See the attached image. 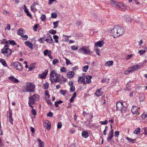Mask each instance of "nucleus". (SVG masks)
Listing matches in <instances>:
<instances>
[{"label":"nucleus","instance_id":"obj_8","mask_svg":"<svg viewBox=\"0 0 147 147\" xmlns=\"http://www.w3.org/2000/svg\"><path fill=\"white\" fill-rule=\"evenodd\" d=\"M116 26L117 29L115 31H117V33L119 34V36L123 34L124 32V30L123 28L121 27L118 26Z\"/></svg>","mask_w":147,"mask_h":147},{"label":"nucleus","instance_id":"obj_27","mask_svg":"<svg viewBox=\"0 0 147 147\" xmlns=\"http://www.w3.org/2000/svg\"><path fill=\"white\" fill-rule=\"evenodd\" d=\"M23 32V29L22 28H20L18 30V33L19 35L22 36Z\"/></svg>","mask_w":147,"mask_h":147},{"label":"nucleus","instance_id":"obj_3","mask_svg":"<svg viewBox=\"0 0 147 147\" xmlns=\"http://www.w3.org/2000/svg\"><path fill=\"white\" fill-rule=\"evenodd\" d=\"M1 52L5 56H8L11 54V51L9 49L7 45H5L4 48L1 50Z\"/></svg>","mask_w":147,"mask_h":147},{"label":"nucleus","instance_id":"obj_42","mask_svg":"<svg viewBox=\"0 0 147 147\" xmlns=\"http://www.w3.org/2000/svg\"><path fill=\"white\" fill-rule=\"evenodd\" d=\"M53 38L55 40V42L56 43H58V39L59 38L58 36L57 35H54L53 36Z\"/></svg>","mask_w":147,"mask_h":147},{"label":"nucleus","instance_id":"obj_22","mask_svg":"<svg viewBox=\"0 0 147 147\" xmlns=\"http://www.w3.org/2000/svg\"><path fill=\"white\" fill-rule=\"evenodd\" d=\"M74 71H71L68 72L67 75V78L70 79L72 78L74 75Z\"/></svg>","mask_w":147,"mask_h":147},{"label":"nucleus","instance_id":"obj_18","mask_svg":"<svg viewBox=\"0 0 147 147\" xmlns=\"http://www.w3.org/2000/svg\"><path fill=\"white\" fill-rule=\"evenodd\" d=\"M102 94V92L101 91V89L100 88L96 91V92L95 93V95L98 97L101 96Z\"/></svg>","mask_w":147,"mask_h":147},{"label":"nucleus","instance_id":"obj_38","mask_svg":"<svg viewBox=\"0 0 147 147\" xmlns=\"http://www.w3.org/2000/svg\"><path fill=\"white\" fill-rule=\"evenodd\" d=\"M141 129L140 128H137L134 132V133L135 134H138L140 131Z\"/></svg>","mask_w":147,"mask_h":147},{"label":"nucleus","instance_id":"obj_45","mask_svg":"<svg viewBox=\"0 0 147 147\" xmlns=\"http://www.w3.org/2000/svg\"><path fill=\"white\" fill-rule=\"evenodd\" d=\"M75 88L74 86H70V91L71 92H74L75 90Z\"/></svg>","mask_w":147,"mask_h":147},{"label":"nucleus","instance_id":"obj_19","mask_svg":"<svg viewBox=\"0 0 147 147\" xmlns=\"http://www.w3.org/2000/svg\"><path fill=\"white\" fill-rule=\"evenodd\" d=\"M131 111L133 114H136L138 112V108L136 106H134L132 108Z\"/></svg>","mask_w":147,"mask_h":147},{"label":"nucleus","instance_id":"obj_41","mask_svg":"<svg viewBox=\"0 0 147 147\" xmlns=\"http://www.w3.org/2000/svg\"><path fill=\"white\" fill-rule=\"evenodd\" d=\"M142 117L143 119H144L147 121V114L143 113L142 115Z\"/></svg>","mask_w":147,"mask_h":147},{"label":"nucleus","instance_id":"obj_21","mask_svg":"<svg viewBox=\"0 0 147 147\" xmlns=\"http://www.w3.org/2000/svg\"><path fill=\"white\" fill-rule=\"evenodd\" d=\"M37 141L38 142V145L39 147H44V146L45 144L44 142L42 141L41 140L38 138L37 139Z\"/></svg>","mask_w":147,"mask_h":147},{"label":"nucleus","instance_id":"obj_33","mask_svg":"<svg viewBox=\"0 0 147 147\" xmlns=\"http://www.w3.org/2000/svg\"><path fill=\"white\" fill-rule=\"evenodd\" d=\"M89 68V66L88 65L84 66L82 67V70L84 72H86L88 68Z\"/></svg>","mask_w":147,"mask_h":147},{"label":"nucleus","instance_id":"obj_40","mask_svg":"<svg viewBox=\"0 0 147 147\" xmlns=\"http://www.w3.org/2000/svg\"><path fill=\"white\" fill-rule=\"evenodd\" d=\"M46 17L45 15L43 14L41 15L40 17V19L42 21H45V20Z\"/></svg>","mask_w":147,"mask_h":147},{"label":"nucleus","instance_id":"obj_34","mask_svg":"<svg viewBox=\"0 0 147 147\" xmlns=\"http://www.w3.org/2000/svg\"><path fill=\"white\" fill-rule=\"evenodd\" d=\"M56 72L54 70H52L51 72L50 73V76L54 78L55 76V74H56Z\"/></svg>","mask_w":147,"mask_h":147},{"label":"nucleus","instance_id":"obj_53","mask_svg":"<svg viewBox=\"0 0 147 147\" xmlns=\"http://www.w3.org/2000/svg\"><path fill=\"white\" fill-rule=\"evenodd\" d=\"M48 70L47 69L45 70L42 73V74L44 75V76H46L48 74Z\"/></svg>","mask_w":147,"mask_h":147},{"label":"nucleus","instance_id":"obj_36","mask_svg":"<svg viewBox=\"0 0 147 147\" xmlns=\"http://www.w3.org/2000/svg\"><path fill=\"white\" fill-rule=\"evenodd\" d=\"M66 92L67 91L66 90H61L59 91L60 93L63 96H64Z\"/></svg>","mask_w":147,"mask_h":147},{"label":"nucleus","instance_id":"obj_10","mask_svg":"<svg viewBox=\"0 0 147 147\" xmlns=\"http://www.w3.org/2000/svg\"><path fill=\"white\" fill-rule=\"evenodd\" d=\"M35 102L34 99L32 97V96H31L29 97L28 105L29 107L33 108V106L32 105L34 104Z\"/></svg>","mask_w":147,"mask_h":147},{"label":"nucleus","instance_id":"obj_20","mask_svg":"<svg viewBox=\"0 0 147 147\" xmlns=\"http://www.w3.org/2000/svg\"><path fill=\"white\" fill-rule=\"evenodd\" d=\"M82 137L85 138H87L89 136L88 132L85 131H83L82 132Z\"/></svg>","mask_w":147,"mask_h":147},{"label":"nucleus","instance_id":"obj_47","mask_svg":"<svg viewBox=\"0 0 147 147\" xmlns=\"http://www.w3.org/2000/svg\"><path fill=\"white\" fill-rule=\"evenodd\" d=\"M57 17V14L55 12L52 13L51 14V17L52 18H55Z\"/></svg>","mask_w":147,"mask_h":147},{"label":"nucleus","instance_id":"obj_59","mask_svg":"<svg viewBox=\"0 0 147 147\" xmlns=\"http://www.w3.org/2000/svg\"><path fill=\"white\" fill-rule=\"evenodd\" d=\"M62 127V125L61 122H59L57 125V128L60 129Z\"/></svg>","mask_w":147,"mask_h":147},{"label":"nucleus","instance_id":"obj_13","mask_svg":"<svg viewBox=\"0 0 147 147\" xmlns=\"http://www.w3.org/2000/svg\"><path fill=\"white\" fill-rule=\"evenodd\" d=\"M43 126L48 130H49L51 128V123L48 121L46 120L44 123Z\"/></svg>","mask_w":147,"mask_h":147},{"label":"nucleus","instance_id":"obj_56","mask_svg":"<svg viewBox=\"0 0 147 147\" xmlns=\"http://www.w3.org/2000/svg\"><path fill=\"white\" fill-rule=\"evenodd\" d=\"M54 80V82H61V79L58 80V78H55L53 79Z\"/></svg>","mask_w":147,"mask_h":147},{"label":"nucleus","instance_id":"obj_14","mask_svg":"<svg viewBox=\"0 0 147 147\" xmlns=\"http://www.w3.org/2000/svg\"><path fill=\"white\" fill-rule=\"evenodd\" d=\"M24 9L25 13H26V15L29 16L30 18H32V16L31 14L30 13L28 10L27 9L26 6L25 5H24Z\"/></svg>","mask_w":147,"mask_h":147},{"label":"nucleus","instance_id":"obj_11","mask_svg":"<svg viewBox=\"0 0 147 147\" xmlns=\"http://www.w3.org/2000/svg\"><path fill=\"white\" fill-rule=\"evenodd\" d=\"M43 53L45 56H46L47 55L49 58L53 59V57L51 55V51L46 49L44 51Z\"/></svg>","mask_w":147,"mask_h":147},{"label":"nucleus","instance_id":"obj_58","mask_svg":"<svg viewBox=\"0 0 147 147\" xmlns=\"http://www.w3.org/2000/svg\"><path fill=\"white\" fill-rule=\"evenodd\" d=\"M119 135V132L118 131H116L115 132V136L116 137H118V136Z\"/></svg>","mask_w":147,"mask_h":147},{"label":"nucleus","instance_id":"obj_48","mask_svg":"<svg viewBox=\"0 0 147 147\" xmlns=\"http://www.w3.org/2000/svg\"><path fill=\"white\" fill-rule=\"evenodd\" d=\"M49 32L51 34H54L56 33V31L53 30H51L49 31Z\"/></svg>","mask_w":147,"mask_h":147},{"label":"nucleus","instance_id":"obj_1","mask_svg":"<svg viewBox=\"0 0 147 147\" xmlns=\"http://www.w3.org/2000/svg\"><path fill=\"white\" fill-rule=\"evenodd\" d=\"M110 4L113 7L116 8H120L121 7H123L121 9L122 11L127 10L126 6L122 2H118L114 0H112L110 1Z\"/></svg>","mask_w":147,"mask_h":147},{"label":"nucleus","instance_id":"obj_25","mask_svg":"<svg viewBox=\"0 0 147 147\" xmlns=\"http://www.w3.org/2000/svg\"><path fill=\"white\" fill-rule=\"evenodd\" d=\"M85 78V77L84 78V77L83 76L79 77V79L78 80V82L79 83H80V82H82L84 84H85L86 82Z\"/></svg>","mask_w":147,"mask_h":147},{"label":"nucleus","instance_id":"obj_62","mask_svg":"<svg viewBox=\"0 0 147 147\" xmlns=\"http://www.w3.org/2000/svg\"><path fill=\"white\" fill-rule=\"evenodd\" d=\"M22 38H24L23 40H26L28 38V36L27 35H22Z\"/></svg>","mask_w":147,"mask_h":147},{"label":"nucleus","instance_id":"obj_5","mask_svg":"<svg viewBox=\"0 0 147 147\" xmlns=\"http://www.w3.org/2000/svg\"><path fill=\"white\" fill-rule=\"evenodd\" d=\"M11 66L15 67L16 69L20 71H21L22 69V65L18 61H16L11 63Z\"/></svg>","mask_w":147,"mask_h":147},{"label":"nucleus","instance_id":"obj_49","mask_svg":"<svg viewBox=\"0 0 147 147\" xmlns=\"http://www.w3.org/2000/svg\"><path fill=\"white\" fill-rule=\"evenodd\" d=\"M65 60L66 61V64L67 65L71 64V63L70 62V60L67 58L65 59Z\"/></svg>","mask_w":147,"mask_h":147},{"label":"nucleus","instance_id":"obj_44","mask_svg":"<svg viewBox=\"0 0 147 147\" xmlns=\"http://www.w3.org/2000/svg\"><path fill=\"white\" fill-rule=\"evenodd\" d=\"M58 22H59L58 21H57L53 22V24L54 26L53 28L57 27L58 25Z\"/></svg>","mask_w":147,"mask_h":147},{"label":"nucleus","instance_id":"obj_9","mask_svg":"<svg viewBox=\"0 0 147 147\" xmlns=\"http://www.w3.org/2000/svg\"><path fill=\"white\" fill-rule=\"evenodd\" d=\"M117 29L116 26H115L111 30V33L113 35L114 38L119 37V34L117 33V31H115Z\"/></svg>","mask_w":147,"mask_h":147},{"label":"nucleus","instance_id":"obj_52","mask_svg":"<svg viewBox=\"0 0 147 147\" xmlns=\"http://www.w3.org/2000/svg\"><path fill=\"white\" fill-rule=\"evenodd\" d=\"M99 123L102 125H104L107 124L108 123V121L107 120H105L104 121H100Z\"/></svg>","mask_w":147,"mask_h":147},{"label":"nucleus","instance_id":"obj_4","mask_svg":"<svg viewBox=\"0 0 147 147\" xmlns=\"http://www.w3.org/2000/svg\"><path fill=\"white\" fill-rule=\"evenodd\" d=\"M78 52L80 53H83L85 54H88L90 52L88 48L86 46H84L80 48Z\"/></svg>","mask_w":147,"mask_h":147},{"label":"nucleus","instance_id":"obj_35","mask_svg":"<svg viewBox=\"0 0 147 147\" xmlns=\"http://www.w3.org/2000/svg\"><path fill=\"white\" fill-rule=\"evenodd\" d=\"M134 71L140 68V66L138 65L133 66L131 67Z\"/></svg>","mask_w":147,"mask_h":147},{"label":"nucleus","instance_id":"obj_61","mask_svg":"<svg viewBox=\"0 0 147 147\" xmlns=\"http://www.w3.org/2000/svg\"><path fill=\"white\" fill-rule=\"evenodd\" d=\"M39 77L42 79L46 78V76H44V75L42 74H39Z\"/></svg>","mask_w":147,"mask_h":147},{"label":"nucleus","instance_id":"obj_54","mask_svg":"<svg viewBox=\"0 0 147 147\" xmlns=\"http://www.w3.org/2000/svg\"><path fill=\"white\" fill-rule=\"evenodd\" d=\"M109 79H103L102 80L101 82L102 83H104L105 82H107H107H109Z\"/></svg>","mask_w":147,"mask_h":147},{"label":"nucleus","instance_id":"obj_43","mask_svg":"<svg viewBox=\"0 0 147 147\" xmlns=\"http://www.w3.org/2000/svg\"><path fill=\"white\" fill-rule=\"evenodd\" d=\"M59 62V61L57 59H55L53 61V64L55 65L56 63Z\"/></svg>","mask_w":147,"mask_h":147},{"label":"nucleus","instance_id":"obj_39","mask_svg":"<svg viewBox=\"0 0 147 147\" xmlns=\"http://www.w3.org/2000/svg\"><path fill=\"white\" fill-rule=\"evenodd\" d=\"M71 49L72 50L75 51L78 49V47L75 45H73L71 47Z\"/></svg>","mask_w":147,"mask_h":147},{"label":"nucleus","instance_id":"obj_31","mask_svg":"<svg viewBox=\"0 0 147 147\" xmlns=\"http://www.w3.org/2000/svg\"><path fill=\"white\" fill-rule=\"evenodd\" d=\"M0 62H1L2 65L4 66H7V65L5 60L3 59H2Z\"/></svg>","mask_w":147,"mask_h":147},{"label":"nucleus","instance_id":"obj_32","mask_svg":"<svg viewBox=\"0 0 147 147\" xmlns=\"http://www.w3.org/2000/svg\"><path fill=\"white\" fill-rule=\"evenodd\" d=\"M113 63V61H108L105 64V65L107 66H110L112 65Z\"/></svg>","mask_w":147,"mask_h":147},{"label":"nucleus","instance_id":"obj_17","mask_svg":"<svg viewBox=\"0 0 147 147\" xmlns=\"http://www.w3.org/2000/svg\"><path fill=\"white\" fill-rule=\"evenodd\" d=\"M25 44L28 47H29L31 50L33 49V45L30 42L28 41H26L25 42Z\"/></svg>","mask_w":147,"mask_h":147},{"label":"nucleus","instance_id":"obj_50","mask_svg":"<svg viewBox=\"0 0 147 147\" xmlns=\"http://www.w3.org/2000/svg\"><path fill=\"white\" fill-rule=\"evenodd\" d=\"M66 69L65 68L63 67H61L60 69V71L61 72H64L66 71Z\"/></svg>","mask_w":147,"mask_h":147},{"label":"nucleus","instance_id":"obj_51","mask_svg":"<svg viewBox=\"0 0 147 147\" xmlns=\"http://www.w3.org/2000/svg\"><path fill=\"white\" fill-rule=\"evenodd\" d=\"M32 115L34 116H35L36 114V110L33 109H32Z\"/></svg>","mask_w":147,"mask_h":147},{"label":"nucleus","instance_id":"obj_30","mask_svg":"<svg viewBox=\"0 0 147 147\" xmlns=\"http://www.w3.org/2000/svg\"><path fill=\"white\" fill-rule=\"evenodd\" d=\"M38 97V96L37 94H34L32 96V98L34 99L35 102L38 100L39 99Z\"/></svg>","mask_w":147,"mask_h":147},{"label":"nucleus","instance_id":"obj_26","mask_svg":"<svg viewBox=\"0 0 147 147\" xmlns=\"http://www.w3.org/2000/svg\"><path fill=\"white\" fill-rule=\"evenodd\" d=\"M86 82L88 84L90 83L91 82V79L92 78V76H91L87 75L86 76Z\"/></svg>","mask_w":147,"mask_h":147},{"label":"nucleus","instance_id":"obj_29","mask_svg":"<svg viewBox=\"0 0 147 147\" xmlns=\"http://www.w3.org/2000/svg\"><path fill=\"white\" fill-rule=\"evenodd\" d=\"M36 63H33L30 64V67L29 68V71H31L35 68Z\"/></svg>","mask_w":147,"mask_h":147},{"label":"nucleus","instance_id":"obj_7","mask_svg":"<svg viewBox=\"0 0 147 147\" xmlns=\"http://www.w3.org/2000/svg\"><path fill=\"white\" fill-rule=\"evenodd\" d=\"M40 5L38 4L37 2H34L31 6V9L34 12H35L38 10L37 9L40 7Z\"/></svg>","mask_w":147,"mask_h":147},{"label":"nucleus","instance_id":"obj_6","mask_svg":"<svg viewBox=\"0 0 147 147\" xmlns=\"http://www.w3.org/2000/svg\"><path fill=\"white\" fill-rule=\"evenodd\" d=\"M43 39L47 42L51 44L53 41L51 36L49 34L45 35L43 37Z\"/></svg>","mask_w":147,"mask_h":147},{"label":"nucleus","instance_id":"obj_63","mask_svg":"<svg viewBox=\"0 0 147 147\" xmlns=\"http://www.w3.org/2000/svg\"><path fill=\"white\" fill-rule=\"evenodd\" d=\"M95 52H96V53L97 55H98L100 56V54L99 53L100 50L99 49H96L95 50Z\"/></svg>","mask_w":147,"mask_h":147},{"label":"nucleus","instance_id":"obj_15","mask_svg":"<svg viewBox=\"0 0 147 147\" xmlns=\"http://www.w3.org/2000/svg\"><path fill=\"white\" fill-rule=\"evenodd\" d=\"M9 121L10 123L13 124V119L12 117V112L11 110L9 109Z\"/></svg>","mask_w":147,"mask_h":147},{"label":"nucleus","instance_id":"obj_55","mask_svg":"<svg viewBox=\"0 0 147 147\" xmlns=\"http://www.w3.org/2000/svg\"><path fill=\"white\" fill-rule=\"evenodd\" d=\"M140 55H142L144 53H145L146 52L145 50H139L138 51Z\"/></svg>","mask_w":147,"mask_h":147},{"label":"nucleus","instance_id":"obj_24","mask_svg":"<svg viewBox=\"0 0 147 147\" xmlns=\"http://www.w3.org/2000/svg\"><path fill=\"white\" fill-rule=\"evenodd\" d=\"M104 43V42H103V41H99L95 44V47H97L98 46L100 47H101L102 46Z\"/></svg>","mask_w":147,"mask_h":147},{"label":"nucleus","instance_id":"obj_12","mask_svg":"<svg viewBox=\"0 0 147 147\" xmlns=\"http://www.w3.org/2000/svg\"><path fill=\"white\" fill-rule=\"evenodd\" d=\"M117 110L120 111L121 110L123 107V103L120 102H118L116 103Z\"/></svg>","mask_w":147,"mask_h":147},{"label":"nucleus","instance_id":"obj_46","mask_svg":"<svg viewBox=\"0 0 147 147\" xmlns=\"http://www.w3.org/2000/svg\"><path fill=\"white\" fill-rule=\"evenodd\" d=\"M9 43L11 45H16V43L13 40H9Z\"/></svg>","mask_w":147,"mask_h":147},{"label":"nucleus","instance_id":"obj_64","mask_svg":"<svg viewBox=\"0 0 147 147\" xmlns=\"http://www.w3.org/2000/svg\"><path fill=\"white\" fill-rule=\"evenodd\" d=\"M132 55L131 54L128 55L126 57V59L127 60L129 59L132 57Z\"/></svg>","mask_w":147,"mask_h":147},{"label":"nucleus","instance_id":"obj_60","mask_svg":"<svg viewBox=\"0 0 147 147\" xmlns=\"http://www.w3.org/2000/svg\"><path fill=\"white\" fill-rule=\"evenodd\" d=\"M53 114L51 112H50L48 113L47 116L48 117H52L53 116Z\"/></svg>","mask_w":147,"mask_h":147},{"label":"nucleus","instance_id":"obj_23","mask_svg":"<svg viewBox=\"0 0 147 147\" xmlns=\"http://www.w3.org/2000/svg\"><path fill=\"white\" fill-rule=\"evenodd\" d=\"M123 18L125 21L127 22H131V19L129 16H125L123 17Z\"/></svg>","mask_w":147,"mask_h":147},{"label":"nucleus","instance_id":"obj_16","mask_svg":"<svg viewBox=\"0 0 147 147\" xmlns=\"http://www.w3.org/2000/svg\"><path fill=\"white\" fill-rule=\"evenodd\" d=\"M9 79L12 82L16 83L19 82V81L15 78L14 76H10L9 78Z\"/></svg>","mask_w":147,"mask_h":147},{"label":"nucleus","instance_id":"obj_37","mask_svg":"<svg viewBox=\"0 0 147 147\" xmlns=\"http://www.w3.org/2000/svg\"><path fill=\"white\" fill-rule=\"evenodd\" d=\"M49 84L47 82L45 83L43 85L44 88L45 89H48L49 87Z\"/></svg>","mask_w":147,"mask_h":147},{"label":"nucleus","instance_id":"obj_28","mask_svg":"<svg viewBox=\"0 0 147 147\" xmlns=\"http://www.w3.org/2000/svg\"><path fill=\"white\" fill-rule=\"evenodd\" d=\"M113 134L109 133L108 134V137L107 138V140L109 142L110 141V140H111L112 138H113Z\"/></svg>","mask_w":147,"mask_h":147},{"label":"nucleus","instance_id":"obj_57","mask_svg":"<svg viewBox=\"0 0 147 147\" xmlns=\"http://www.w3.org/2000/svg\"><path fill=\"white\" fill-rule=\"evenodd\" d=\"M38 25L37 24L35 25L33 28V30L34 31H37L36 29L38 28Z\"/></svg>","mask_w":147,"mask_h":147},{"label":"nucleus","instance_id":"obj_2","mask_svg":"<svg viewBox=\"0 0 147 147\" xmlns=\"http://www.w3.org/2000/svg\"><path fill=\"white\" fill-rule=\"evenodd\" d=\"M26 88L22 90L23 92H34L35 91V86L31 82L27 83L26 85Z\"/></svg>","mask_w":147,"mask_h":147}]
</instances>
